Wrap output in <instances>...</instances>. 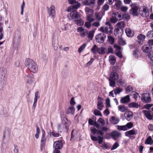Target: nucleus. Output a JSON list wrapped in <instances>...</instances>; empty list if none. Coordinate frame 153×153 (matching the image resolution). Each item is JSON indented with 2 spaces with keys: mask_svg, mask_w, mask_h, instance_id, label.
<instances>
[{
  "mask_svg": "<svg viewBox=\"0 0 153 153\" xmlns=\"http://www.w3.org/2000/svg\"><path fill=\"white\" fill-rule=\"evenodd\" d=\"M70 15L73 19H76L80 17L79 13L75 10H72L71 12Z\"/></svg>",
  "mask_w": 153,
  "mask_h": 153,
  "instance_id": "obj_13",
  "label": "nucleus"
},
{
  "mask_svg": "<svg viewBox=\"0 0 153 153\" xmlns=\"http://www.w3.org/2000/svg\"><path fill=\"white\" fill-rule=\"evenodd\" d=\"M119 78L118 74L115 72H111L110 75L109 79L114 80H117Z\"/></svg>",
  "mask_w": 153,
  "mask_h": 153,
  "instance_id": "obj_18",
  "label": "nucleus"
},
{
  "mask_svg": "<svg viewBox=\"0 0 153 153\" xmlns=\"http://www.w3.org/2000/svg\"><path fill=\"white\" fill-rule=\"evenodd\" d=\"M106 50V49L104 47H101L98 48V53L100 54H104Z\"/></svg>",
  "mask_w": 153,
  "mask_h": 153,
  "instance_id": "obj_33",
  "label": "nucleus"
},
{
  "mask_svg": "<svg viewBox=\"0 0 153 153\" xmlns=\"http://www.w3.org/2000/svg\"><path fill=\"white\" fill-rule=\"evenodd\" d=\"M105 104L108 107H111L110 105V101L109 98H107L105 101Z\"/></svg>",
  "mask_w": 153,
  "mask_h": 153,
  "instance_id": "obj_55",
  "label": "nucleus"
},
{
  "mask_svg": "<svg viewBox=\"0 0 153 153\" xmlns=\"http://www.w3.org/2000/svg\"><path fill=\"white\" fill-rule=\"evenodd\" d=\"M25 65L29 71L33 73H36L38 71V66L37 64L33 60L27 59L25 61Z\"/></svg>",
  "mask_w": 153,
  "mask_h": 153,
  "instance_id": "obj_2",
  "label": "nucleus"
},
{
  "mask_svg": "<svg viewBox=\"0 0 153 153\" xmlns=\"http://www.w3.org/2000/svg\"><path fill=\"white\" fill-rule=\"evenodd\" d=\"M85 10L86 15L93 14L94 12V10L93 9L88 7H86Z\"/></svg>",
  "mask_w": 153,
  "mask_h": 153,
  "instance_id": "obj_32",
  "label": "nucleus"
},
{
  "mask_svg": "<svg viewBox=\"0 0 153 153\" xmlns=\"http://www.w3.org/2000/svg\"><path fill=\"white\" fill-rule=\"evenodd\" d=\"M109 130L108 128L106 126L101 127V130H98V133L100 135H98L96 137L92 135H91V138L92 140L94 141H98L99 144H101L102 142L103 138L102 137L104 134V133L108 131Z\"/></svg>",
  "mask_w": 153,
  "mask_h": 153,
  "instance_id": "obj_1",
  "label": "nucleus"
},
{
  "mask_svg": "<svg viewBox=\"0 0 153 153\" xmlns=\"http://www.w3.org/2000/svg\"><path fill=\"white\" fill-rule=\"evenodd\" d=\"M118 42L120 45H125L126 43L125 40L121 38L119 39Z\"/></svg>",
  "mask_w": 153,
  "mask_h": 153,
  "instance_id": "obj_49",
  "label": "nucleus"
},
{
  "mask_svg": "<svg viewBox=\"0 0 153 153\" xmlns=\"http://www.w3.org/2000/svg\"><path fill=\"white\" fill-rule=\"evenodd\" d=\"M91 132L94 134L96 133L97 134H99L98 133V130H97L94 127H91Z\"/></svg>",
  "mask_w": 153,
  "mask_h": 153,
  "instance_id": "obj_45",
  "label": "nucleus"
},
{
  "mask_svg": "<svg viewBox=\"0 0 153 153\" xmlns=\"http://www.w3.org/2000/svg\"><path fill=\"white\" fill-rule=\"evenodd\" d=\"M25 80L27 85H31L34 81L33 75L31 74H28L25 77Z\"/></svg>",
  "mask_w": 153,
  "mask_h": 153,
  "instance_id": "obj_7",
  "label": "nucleus"
},
{
  "mask_svg": "<svg viewBox=\"0 0 153 153\" xmlns=\"http://www.w3.org/2000/svg\"><path fill=\"white\" fill-rule=\"evenodd\" d=\"M94 31L93 30L90 31L88 35V37L90 39H92L93 38Z\"/></svg>",
  "mask_w": 153,
  "mask_h": 153,
  "instance_id": "obj_48",
  "label": "nucleus"
},
{
  "mask_svg": "<svg viewBox=\"0 0 153 153\" xmlns=\"http://www.w3.org/2000/svg\"><path fill=\"white\" fill-rule=\"evenodd\" d=\"M109 60L111 64L114 65L116 61V58L114 56L111 55L109 56Z\"/></svg>",
  "mask_w": 153,
  "mask_h": 153,
  "instance_id": "obj_28",
  "label": "nucleus"
},
{
  "mask_svg": "<svg viewBox=\"0 0 153 153\" xmlns=\"http://www.w3.org/2000/svg\"><path fill=\"white\" fill-rule=\"evenodd\" d=\"M133 124L131 122L127 123L126 125L123 126H117V128L120 131H126L128 129L130 128L133 126Z\"/></svg>",
  "mask_w": 153,
  "mask_h": 153,
  "instance_id": "obj_8",
  "label": "nucleus"
},
{
  "mask_svg": "<svg viewBox=\"0 0 153 153\" xmlns=\"http://www.w3.org/2000/svg\"><path fill=\"white\" fill-rule=\"evenodd\" d=\"M42 136L41 141V145L43 146L46 140V138L45 137V132L44 129H42Z\"/></svg>",
  "mask_w": 153,
  "mask_h": 153,
  "instance_id": "obj_19",
  "label": "nucleus"
},
{
  "mask_svg": "<svg viewBox=\"0 0 153 153\" xmlns=\"http://www.w3.org/2000/svg\"><path fill=\"white\" fill-rule=\"evenodd\" d=\"M122 3L121 1H118L116 2L114 6V8L118 10L121 7Z\"/></svg>",
  "mask_w": 153,
  "mask_h": 153,
  "instance_id": "obj_31",
  "label": "nucleus"
},
{
  "mask_svg": "<svg viewBox=\"0 0 153 153\" xmlns=\"http://www.w3.org/2000/svg\"><path fill=\"white\" fill-rule=\"evenodd\" d=\"M86 46V44L85 43H84L83 44L79 49L78 50V52L80 53H81L82 51L85 48Z\"/></svg>",
  "mask_w": 153,
  "mask_h": 153,
  "instance_id": "obj_50",
  "label": "nucleus"
},
{
  "mask_svg": "<svg viewBox=\"0 0 153 153\" xmlns=\"http://www.w3.org/2000/svg\"><path fill=\"white\" fill-rule=\"evenodd\" d=\"M124 115L126 119L128 121H130L133 117V114L132 111H126Z\"/></svg>",
  "mask_w": 153,
  "mask_h": 153,
  "instance_id": "obj_15",
  "label": "nucleus"
},
{
  "mask_svg": "<svg viewBox=\"0 0 153 153\" xmlns=\"http://www.w3.org/2000/svg\"><path fill=\"white\" fill-rule=\"evenodd\" d=\"M120 8L121 11L123 12H126L128 9V8L126 6H121Z\"/></svg>",
  "mask_w": 153,
  "mask_h": 153,
  "instance_id": "obj_64",
  "label": "nucleus"
},
{
  "mask_svg": "<svg viewBox=\"0 0 153 153\" xmlns=\"http://www.w3.org/2000/svg\"><path fill=\"white\" fill-rule=\"evenodd\" d=\"M130 6L131 7L130 10V13L134 16H137L140 7L139 5L136 3H133L130 5Z\"/></svg>",
  "mask_w": 153,
  "mask_h": 153,
  "instance_id": "obj_4",
  "label": "nucleus"
},
{
  "mask_svg": "<svg viewBox=\"0 0 153 153\" xmlns=\"http://www.w3.org/2000/svg\"><path fill=\"white\" fill-rule=\"evenodd\" d=\"M48 10V13L49 16L51 17L53 19L54 18L56 14L55 11V7L54 5H52L50 7H47Z\"/></svg>",
  "mask_w": 153,
  "mask_h": 153,
  "instance_id": "obj_6",
  "label": "nucleus"
},
{
  "mask_svg": "<svg viewBox=\"0 0 153 153\" xmlns=\"http://www.w3.org/2000/svg\"><path fill=\"white\" fill-rule=\"evenodd\" d=\"M25 6V3L24 1H23L22 2V3L21 5V15H23V11H24V8Z\"/></svg>",
  "mask_w": 153,
  "mask_h": 153,
  "instance_id": "obj_58",
  "label": "nucleus"
},
{
  "mask_svg": "<svg viewBox=\"0 0 153 153\" xmlns=\"http://www.w3.org/2000/svg\"><path fill=\"white\" fill-rule=\"evenodd\" d=\"M113 27L110 25L107 26H102L101 27L99 30L104 33L109 35L111 34L113 32Z\"/></svg>",
  "mask_w": 153,
  "mask_h": 153,
  "instance_id": "obj_5",
  "label": "nucleus"
},
{
  "mask_svg": "<svg viewBox=\"0 0 153 153\" xmlns=\"http://www.w3.org/2000/svg\"><path fill=\"white\" fill-rule=\"evenodd\" d=\"M108 80L109 81V85L110 86L114 87L115 86V80H113L112 79H108Z\"/></svg>",
  "mask_w": 153,
  "mask_h": 153,
  "instance_id": "obj_40",
  "label": "nucleus"
},
{
  "mask_svg": "<svg viewBox=\"0 0 153 153\" xmlns=\"http://www.w3.org/2000/svg\"><path fill=\"white\" fill-rule=\"evenodd\" d=\"M94 114L95 115L100 116H102V114L97 109L94 110Z\"/></svg>",
  "mask_w": 153,
  "mask_h": 153,
  "instance_id": "obj_60",
  "label": "nucleus"
},
{
  "mask_svg": "<svg viewBox=\"0 0 153 153\" xmlns=\"http://www.w3.org/2000/svg\"><path fill=\"white\" fill-rule=\"evenodd\" d=\"M114 47L115 49V53H116V52H118L120 51L121 50V48L117 44L114 45Z\"/></svg>",
  "mask_w": 153,
  "mask_h": 153,
  "instance_id": "obj_51",
  "label": "nucleus"
},
{
  "mask_svg": "<svg viewBox=\"0 0 153 153\" xmlns=\"http://www.w3.org/2000/svg\"><path fill=\"white\" fill-rule=\"evenodd\" d=\"M148 7L145 6H143L139 7V12L140 14L142 15L143 13H146L148 11Z\"/></svg>",
  "mask_w": 153,
  "mask_h": 153,
  "instance_id": "obj_17",
  "label": "nucleus"
},
{
  "mask_svg": "<svg viewBox=\"0 0 153 153\" xmlns=\"http://www.w3.org/2000/svg\"><path fill=\"white\" fill-rule=\"evenodd\" d=\"M5 76V75L3 71H0V83L1 85L2 86L4 84V81Z\"/></svg>",
  "mask_w": 153,
  "mask_h": 153,
  "instance_id": "obj_25",
  "label": "nucleus"
},
{
  "mask_svg": "<svg viewBox=\"0 0 153 153\" xmlns=\"http://www.w3.org/2000/svg\"><path fill=\"white\" fill-rule=\"evenodd\" d=\"M97 106L98 109L100 110H102L103 106L102 102L101 100L99 101L97 103Z\"/></svg>",
  "mask_w": 153,
  "mask_h": 153,
  "instance_id": "obj_38",
  "label": "nucleus"
},
{
  "mask_svg": "<svg viewBox=\"0 0 153 153\" xmlns=\"http://www.w3.org/2000/svg\"><path fill=\"white\" fill-rule=\"evenodd\" d=\"M110 135L113 139L116 140L121 136V134L117 131H114L111 133Z\"/></svg>",
  "mask_w": 153,
  "mask_h": 153,
  "instance_id": "obj_14",
  "label": "nucleus"
},
{
  "mask_svg": "<svg viewBox=\"0 0 153 153\" xmlns=\"http://www.w3.org/2000/svg\"><path fill=\"white\" fill-rule=\"evenodd\" d=\"M116 26L120 28H124L125 26V23L123 21L119 22L117 24Z\"/></svg>",
  "mask_w": 153,
  "mask_h": 153,
  "instance_id": "obj_36",
  "label": "nucleus"
},
{
  "mask_svg": "<svg viewBox=\"0 0 153 153\" xmlns=\"http://www.w3.org/2000/svg\"><path fill=\"white\" fill-rule=\"evenodd\" d=\"M91 22L89 21L86 22L85 23V25L87 28H89L91 26Z\"/></svg>",
  "mask_w": 153,
  "mask_h": 153,
  "instance_id": "obj_63",
  "label": "nucleus"
},
{
  "mask_svg": "<svg viewBox=\"0 0 153 153\" xmlns=\"http://www.w3.org/2000/svg\"><path fill=\"white\" fill-rule=\"evenodd\" d=\"M88 31L86 30H84L80 33V35L82 37H84L87 35Z\"/></svg>",
  "mask_w": 153,
  "mask_h": 153,
  "instance_id": "obj_56",
  "label": "nucleus"
},
{
  "mask_svg": "<svg viewBox=\"0 0 153 153\" xmlns=\"http://www.w3.org/2000/svg\"><path fill=\"white\" fill-rule=\"evenodd\" d=\"M118 109L122 112H124L126 111L127 108L124 105H120L118 106Z\"/></svg>",
  "mask_w": 153,
  "mask_h": 153,
  "instance_id": "obj_30",
  "label": "nucleus"
},
{
  "mask_svg": "<svg viewBox=\"0 0 153 153\" xmlns=\"http://www.w3.org/2000/svg\"><path fill=\"white\" fill-rule=\"evenodd\" d=\"M117 83L119 85L122 86H124L126 85L125 82L122 79H120L117 81Z\"/></svg>",
  "mask_w": 153,
  "mask_h": 153,
  "instance_id": "obj_41",
  "label": "nucleus"
},
{
  "mask_svg": "<svg viewBox=\"0 0 153 153\" xmlns=\"http://www.w3.org/2000/svg\"><path fill=\"white\" fill-rule=\"evenodd\" d=\"M75 4L72 5L73 9H77L79 7L80 4L78 2H76Z\"/></svg>",
  "mask_w": 153,
  "mask_h": 153,
  "instance_id": "obj_57",
  "label": "nucleus"
},
{
  "mask_svg": "<svg viewBox=\"0 0 153 153\" xmlns=\"http://www.w3.org/2000/svg\"><path fill=\"white\" fill-rule=\"evenodd\" d=\"M92 14H91L87 15V20L90 22H91L94 20Z\"/></svg>",
  "mask_w": 153,
  "mask_h": 153,
  "instance_id": "obj_39",
  "label": "nucleus"
},
{
  "mask_svg": "<svg viewBox=\"0 0 153 153\" xmlns=\"http://www.w3.org/2000/svg\"><path fill=\"white\" fill-rule=\"evenodd\" d=\"M95 16L97 19L98 21H100L101 19L102 16L100 12L96 13H95Z\"/></svg>",
  "mask_w": 153,
  "mask_h": 153,
  "instance_id": "obj_46",
  "label": "nucleus"
},
{
  "mask_svg": "<svg viewBox=\"0 0 153 153\" xmlns=\"http://www.w3.org/2000/svg\"><path fill=\"white\" fill-rule=\"evenodd\" d=\"M109 6L107 4H105L102 7V10L104 11H106L108 10Z\"/></svg>",
  "mask_w": 153,
  "mask_h": 153,
  "instance_id": "obj_61",
  "label": "nucleus"
},
{
  "mask_svg": "<svg viewBox=\"0 0 153 153\" xmlns=\"http://www.w3.org/2000/svg\"><path fill=\"white\" fill-rule=\"evenodd\" d=\"M114 93L115 95L119 94L123 91V89L119 88H117L114 90Z\"/></svg>",
  "mask_w": 153,
  "mask_h": 153,
  "instance_id": "obj_42",
  "label": "nucleus"
},
{
  "mask_svg": "<svg viewBox=\"0 0 153 153\" xmlns=\"http://www.w3.org/2000/svg\"><path fill=\"white\" fill-rule=\"evenodd\" d=\"M117 20H118L116 18L113 16L110 19L111 22L114 23H116L117 22Z\"/></svg>",
  "mask_w": 153,
  "mask_h": 153,
  "instance_id": "obj_62",
  "label": "nucleus"
},
{
  "mask_svg": "<svg viewBox=\"0 0 153 153\" xmlns=\"http://www.w3.org/2000/svg\"><path fill=\"white\" fill-rule=\"evenodd\" d=\"M97 122L100 123L102 126L104 125L105 124V120L102 118H100L97 120Z\"/></svg>",
  "mask_w": 153,
  "mask_h": 153,
  "instance_id": "obj_52",
  "label": "nucleus"
},
{
  "mask_svg": "<svg viewBox=\"0 0 153 153\" xmlns=\"http://www.w3.org/2000/svg\"><path fill=\"white\" fill-rule=\"evenodd\" d=\"M148 56L149 59L152 61H153V52L150 51L148 53Z\"/></svg>",
  "mask_w": 153,
  "mask_h": 153,
  "instance_id": "obj_54",
  "label": "nucleus"
},
{
  "mask_svg": "<svg viewBox=\"0 0 153 153\" xmlns=\"http://www.w3.org/2000/svg\"><path fill=\"white\" fill-rule=\"evenodd\" d=\"M137 133V131L135 129L133 128L130 130L128 131L125 132L126 136L130 138H134L135 137H133V135H135Z\"/></svg>",
  "mask_w": 153,
  "mask_h": 153,
  "instance_id": "obj_9",
  "label": "nucleus"
},
{
  "mask_svg": "<svg viewBox=\"0 0 153 153\" xmlns=\"http://www.w3.org/2000/svg\"><path fill=\"white\" fill-rule=\"evenodd\" d=\"M144 115L148 119L151 120L152 119V117L151 115L149 112L148 111L143 110V111Z\"/></svg>",
  "mask_w": 153,
  "mask_h": 153,
  "instance_id": "obj_27",
  "label": "nucleus"
},
{
  "mask_svg": "<svg viewBox=\"0 0 153 153\" xmlns=\"http://www.w3.org/2000/svg\"><path fill=\"white\" fill-rule=\"evenodd\" d=\"M108 42L111 44H113L114 42V38L111 36H108Z\"/></svg>",
  "mask_w": 153,
  "mask_h": 153,
  "instance_id": "obj_47",
  "label": "nucleus"
},
{
  "mask_svg": "<svg viewBox=\"0 0 153 153\" xmlns=\"http://www.w3.org/2000/svg\"><path fill=\"white\" fill-rule=\"evenodd\" d=\"M96 0H85L83 1V3L85 5L90 6L94 5Z\"/></svg>",
  "mask_w": 153,
  "mask_h": 153,
  "instance_id": "obj_20",
  "label": "nucleus"
},
{
  "mask_svg": "<svg viewBox=\"0 0 153 153\" xmlns=\"http://www.w3.org/2000/svg\"><path fill=\"white\" fill-rule=\"evenodd\" d=\"M145 38V36L142 34H140L137 36V43L138 44L139 46L143 44Z\"/></svg>",
  "mask_w": 153,
  "mask_h": 153,
  "instance_id": "obj_12",
  "label": "nucleus"
},
{
  "mask_svg": "<svg viewBox=\"0 0 153 153\" xmlns=\"http://www.w3.org/2000/svg\"><path fill=\"white\" fill-rule=\"evenodd\" d=\"M140 53L139 51V50L137 48H135V51H134L133 54L134 56V57H137L139 56Z\"/></svg>",
  "mask_w": 153,
  "mask_h": 153,
  "instance_id": "obj_43",
  "label": "nucleus"
},
{
  "mask_svg": "<svg viewBox=\"0 0 153 153\" xmlns=\"http://www.w3.org/2000/svg\"><path fill=\"white\" fill-rule=\"evenodd\" d=\"M119 146V143L116 142L113 145L111 149V150H113L116 149Z\"/></svg>",
  "mask_w": 153,
  "mask_h": 153,
  "instance_id": "obj_59",
  "label": "nucleus"
},
{
  "mask_svg": "<svg viewBox=\"0 0 153 153\" xmlns=\"http://www.w3.org/2000/svg\"><path fill=\"white\" fill-rule=\"evenodd\" d=\"M105 35L103 33H99L96 36V41L99 43H102L104 41Z\"/></svg>",
  "mask_w": 153,
  "mask_h": 153,
  "instance_id": "obj_10",
  "label": "nucleus"
},
{
  "mask_svg": "<svg viewBox=\"0 0 153 153\" xmlns=\"http://www.w3.org/2000/svg\"><path fill=\"white\" fill-rule=\"evenodd\" d=\"M148 45H144L142 47V49L143 52L145 53H149L151 50V47L148 46Z\"/></svg>",
  "mask_w": 153,
  "mask_h": 153,
  "instance_id": "obj_22",
  "label": "nucleus"
},
{
  "mask_svg": "<svg viewBox=\"0 0 153 153\" xmlns=\"http://www.w3.org/2000/svg\"><path fill=\"white\" fill-rule=\"evenodd\" d=\"M62 143L61 140H58L54 142L53 144L54 149H60L62 148Z\"/></svg>",
  "mask_w": 153,
  "mask_h": 153,
  "instance_id": "obj_16",
  "label": "nucleus"
},
{
  "mask_svg": "<svg viewBox=\"0 0 153 153\" xmlns=\"http://www.w3.org/2000/svg\"><path fill=\"white\" fill-rule=\"evenodd\" d=\"M51 135L55 137H58L60 136V134L59 132H56L54 131L51 132Z\"/></svg>",
  "mask_w": 153,
  "mask_h": 153,
  "instance_id": "obj_53",
  "label": "nucleus"
},
{
  "mask_svg": "<svg viewBox=\"0 0 153 153\" xmlns=\"http://www.w3.org/2000/svg\"><path fill=\"white\" fill-rule=\"evenodd\" d=\"M74 22L78 26L82 25L84 24V21L81 19L75 20Z\"/></svg>",
  "mask_w": 153,
  "mask_h": 153,
  "instance_id": "obj_29",
  "label": "nucleus"
},
{
  "mask_svg": "<svg viewBox=\"0 0 153 153\" xmlns=\"http://www.w3.org/2000/svg\"><path fill=\"white\" fill-rule=\"evenodd\" d=\"M64 120L62 121L61 123H58L57 125V130L59 132H61L62 131H67L68 129L70 123L67 118H65Z\"/></svg>",
  "mask_w": 153,
  "mask_h": 153,
  "instance_id": "obj_3",
  "label": "nucleus"
},
{
  "mask_svg": "<svg viewBox=\"0 0 153 153\" xmlns=\"http://www.w3.org/2000/svg\"><path fill=\"white\" fill-rule=\"evenodd\" d=\"M142 101L145 103H148L151 101V100L149 94L145 93L143 94L141 98Z\"/></svg>",
  "mask_w": 153,
  "mask_h": 153,
  "instance_id": "obj_11",
  "label": "nucleus"
},
{
  "mask_svg": "<svg viewBox=\"0 0 153 153\" xmlns=\"http://www.w3.org/2000/svg\"><path fill=\"white\" fill-rule=\"evenodd\" d=\"M145 143L148 144L152 145L153 143V140L151 136H149L145 141Z\"/></svg>",
  "mask_w": 153,
  "mask_h": 153,
  "instance_id": "obj_35",
  "label": "nucleus"
},
{
  "mask_svg": "<svg viewBox=\"0 0 153 153\" xmlns=\"http://www.w3.org/2000/svg\"><path fill=\"white\" fill-rule=\"evenodd\" d=\"M125 32L128 37H131L134 34V32L130 29L126 28L125 30Z\"/></svg>",
  "mask_w": 153,
  "mask_h": 153,
  "instance_id": "obj_26",
  "label": "nucleus"
},
{
  "mask_svg": "<svg viewBox=\"0 0 153 153\" xmlns=\"http://www.w3.org/2000/svg\"><path fill=\"white\" fill-rule=\"evenodd\" d=\"M139 105L138 103L136 102H132L128 105V107L131 108H138Z\"/></svg>",
  "mask_w": 153,
  "mask_h": 153,
  "instance_id": "obj_34",
  "label": "nucleus"
},
{
  "mask_svg": "<svg viewBox=\"0 0 153 153\" xmlns=\"http://www.w3.org/2000/svg\"><path fill=\"white\" fill-rule=\"evenodd\" d=\"M110 120L111 123L116 124L119 122V119L118 118L113 116L111 118Z\"/></svg>",
  "mask_w": 153,
  "mask_h": 153,
  "instance_id": "obj_24",
  "label": "nucleus"
},
{
  "mask_svg": "<svg viewBox=\"0 0 153 153\" xmlns=\"http://www.w3.org/2000/svg\"><path fill=\"white\" fill-rule=\"evenodd\" d=\"M132 94L133 95V98L135 100H137L138 98H140L139 95L138 93L135 91H133Z\"/></svg>",
  "mask_w": 153,
  "mask_h": 153,
  "instance_id": "obj_44",
  "label": "nucleus"
},
{
  "mask_svg": "<svg viewBox=\"0 0 153 153\" xmlns=\"http://www.w3.org/2000/svg\"><path fill=\"white\" fill-rule=\"evenodd\" d=\"M98 48L96 45H94L91 49V51L94 54L96 53H98Z\"/></svg>",
  "mask_w": 153,
  "mask_h": 153,
  "instance_id": "obj_37",
  "label": "nucleus"
},
{
  "mask_svg": "<svg viewBox=\"0 0 153 153\" xmlns=\"http://www.w3.org/2000/svg\"><path fill=\"white\" fill-rule=\"evenodd\" d=\"M130 97L127 95L124 97L121 98L120 100V102L123 103H127L130 101Z\"/></svg>",
  "mask_w": 153,
  "mask_h": 153,
  "instance_id": "obj_21",
  "label": "nucleus"
},
{
  "mask_svg": "<svg viewBox=\"0 0 153 153\" xmlns=\"http://www.w3.org/2000/svg\"><path fill=\"white\" fill-rule=\"evenodd\" d=\"M75 111V109L74 106L71 105L67 109L66 113L67 114H73Z\"/></svg>",
  "mask_w": 153,
  "mask_h": 153,
  "instance_id": "obj_23",
  "label": "nucleus"
}]
</instances>
